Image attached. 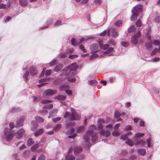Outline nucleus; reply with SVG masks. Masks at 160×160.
<instances>
[{"instance_id":"1","label":"nucleus","mask_w":160,"mask_h":160,"mask_svg":"<svg viewBox=\"0 0 160 160\" xmlns=\"http://www.w3.org/2000/svg\"><path fill=\"white\" fill-rule=\"evenodd\" d=\"M90 129L91 130L88 131L86 132V134L83 137L85 142L83 146L86 149L88 148L91 144L90 142V137H91V139L92 142L96 141L98 139V133L96 132H94L93 130L97 129L96 126L94 125H92L90 126Z\"/></svg>"},{"instance_id":"2","label":"nucleus","mask_w":160,"mask_h":160,"mask_svg":"<svg viewBox=\"0 0 160 160\" xmlns=\"http://www.w3.org/2000/svg\"><path fill=\"white\" fill-rule=\"evenodd\" d=\"M78 68V66L76 63H73L69 67L63 69L60 75L61 77L64 75L66 76L74 75L76 73Z\"/></svg>"},{"instance_id":"3","label":"nucleus","mask_w":160,"mask_h":160,"mask_svg":"<svg viewBox=\"0 0 160 160\" xmlns=\"http://www.w3.org/2000/svg\"><path fill=\"white\" fill-rule=\"evenodd\" d=\"M65 119H68L70 121H75L79 119L80 116L78 114L73 108L71 109V113L66 112L64 115Z\"/></svg>"},{"instance_id":"4","label":"nucleus","mask_w":160,"mask_h":160,"mask_svg":"<svg viewBox=\"0 0 160 160\" xmlns=\"http://www.w3.org/2000/svg\"><path fill=\"white\" fill-rule=\"evenodd\" d=\"M9 126L10 129L8 128H6L3 130L6 139L8 142H9L11 140L13 137V135L11 132L12 129L14 126V124L13 122H11L9 123Z\"/></svg>"},{"instance_id":"5","label":"nucleus","mask_w":160,"mask_h":160,"mask_svg":"<svg viewBox=\"0 0 160 160\" xmlns=\"http://www.w3.org/2000/svg\"><path fill=\"white\" fill-rule=\"evenodd\" d=\"M142 7L141 5H137L134 7L132 9V15L131 18L132 21H135L137 18V17L139 13H141Z\"/></svg>"},{"instance_id":"6","label":"nucleus","mask_w":160,"mask_h":160,"mask_svg":"<svg viewBox=\"0 0 160 160\" xmlns=\"http://www.w3.org/2000/svg\"><path fill=\"white\" fill-rule=\"evenodd\" d=\"M57 93V91L48 89L44 90L43 93V96L44 98L49 97Z\"/></svg>"},{"instance_id":"7","label":"nucleus","mask_w":160,"mask_h":160,"mask_svg":"<svg viewBox=\"0 0 160 160\" xmlns=\"http://www.w3.org/2000/svg\"><path fill=\"white\" fill-rule=\"evenodd\" d=\"M140 31L138 32L136 34L132 36L131 38V42L133 44H136L138 42V39L141 37Z\"/></svg>"},{"instance_id":"8","label":"nucleus","mask_w":160,"mask_h":160,"mask_svg":"<svg viewBox=\"0 0 160 160\" xmlns=\"http://www.w3.org/2000/svg\"><path fill=\"white\" fill-rule=\"evenodd\" d=\"M90 49L91 53L96 52L99 50V48L98 43L92 44L90 46Z\"/></svg>"},{"instance_id":"9","label":"nucleus","mask_w":160,"mask_h":160,"mask_svg":"<svg viewBox=\"0 0 160 160\" xmlns=\"http://www.w3.org/2000/svg\"><path fill=\"white\" fill-rule=\"evenodd\" d=\"M111 34H112L113 36L115 38L117 37L118 36L116 30L113 28L109 29L108 31V35L109 36Z\"/></svg>"},{"instance_id":"10","label":"nucleus","mask_w":160,"mask_h":160,"mask_svg":"<svg viewBox=\"0 0 160 160\" xmlns=\"http://www.w3.org/2000/svg\"><path fill=\"white\" fill-rule=\"evenodd\" d=\"M67 133L69 135L68 137L69 138H74L77 135L76 133H74V129L73 128H71L70 130L67 132Z\"/></svg>"},{"instance_id":"11","label":"nucleus","mask_w":160,"mask_h":160,"mask_svg":"<svg viewBox=\"0 0 160 160\" xmlns=\"http://www.w3.org/2000/svg\"><path fill=\"white\" fill-rule=\"evenodd\" d=\"M50 79L48 78H44L40 80L39 81V82L40 83V84L38 85V86L39 88L41 87L44 85L47 84L45 83V82L48 81Z\"/></svg>"},{"instance_id":"12","label":"nucleus","mask_w":160,"mask_h":160,"mask_svg":"<svg viewBox=\"0 0 160 160\" xmlns=\"http://www.w3.org/2000/svg\"><path fill=\"white\" fill-rule=\"evenodd\" d=\"M114 52V48L112 47H110L104 52V53L105 54H107L108 56H112Z\"/></svg>"},{"instance_id":"13","label":"nucleus","mask_w":160,"mask_h":160,"mask_svg":"<svg viewBox=\"0 0 160 160\" xmlns=\"http://www.w3.org/2000/svg\"><path fill=\"white\" fill-rule=\"evenodd\" d=\"M24 132V130L22 129H20L19 131L17 132L16 133H14V135L16 136L17 138H21L23 135V134Z\"/></svg>"},{"instance_id":"14","label":"nucleus","mask_w":160,"mask_h":160,"mask_svg":"<svg viewBox=\"0 0 160 160\" xmlns=\"http://www.w3.org/2000/svg\"><path fill=\"white\" fill-rule=\"evenodd\" d=\"M85 40L84 38H82L80 41H76L75 39L72 38L71 40V43L74 46H76L77 45L82 43Z\"/></svg>"},{"instance_id":"15","label":"nucleus","mask_w":160,"mask_h":160,"mask_svg":"<svg viewBox=\"0 0 160 160\" xmlns=\"http://www.w3.org/2000/svg\"><path fill=\"white\" fill-rule=\"evenodd\" d=\"M146 143L145 141L142 139L140 140H137L135 142L134 145L137 146L138 145H140L141 147H143Z\"/></svg>"},{"instance_id":"16","label":"nucleus","mask_w":160,"mask_h":160,"mask_svg":"<svg viewBox=\"0 0 160 160\" xmlns=\"http://www.w3.org/2000/svg\"><path fill=\"white\" fill-rule=\"evenodd\" d=\"M58 110L57 109H52L49 113V116H48V118H49L55 116L58 113Z\"/></svg>"},{"instance_id":"17","label":"nucleus","mask_w":160,"mask_h":160,"mask_svg":"<svg viewBox=\"0 0 160 160\" xmlns=\"http://www.w3.org/2000/svg\"><path fill=\"white\" fill-rule=\"evenodd\" d=\"M66 98L65 95L59 94L54 97L55 99L60 101H63L65 100Z\"/></svg>"},{"instance_id":"18","label":"nucleus","mask_w":160,"mask_h":160,"mask_svg":"<svg viewBox=\"0 0 160 160\" xmlns=\"http://www.w3.org/2000/svg\"><path fill=\"white\" fill-rule=\"evenodd\" d=\"M100 133L102 135L105 136L106 137H109L111 134L110 132L107 130H102L100 132Z\"/></svg>"},{"instance_id":"19","label":"nucleus","mask_w":160,"mask_h":160,"mask_svg":"<svg viewBox=\"0 0 160 160\" xmlns=\"http://www.w3.org/2000/svg\"><path fill=\"white\" fill-rule=\"evenodd\" d=\"M30 73L31 75H35L38 73L37 71L36 68L32 66L30 68Z\"/></svg>"},{"instance_id":"20","label":"nucleus","mask_w":160,"mask_h":160,"mask_svg":"<svg viewBox=\"0 0 160 160\" xmlns=\"http://www.w3.org/2000/svg\"><path fill=\"white\" fill-rule=\"evenodd\" d=\"M82 151V148L81 147L75 146L74 150V154L77 155L80 153Z\"/></svg>"},{"instance_id":"21","label":"nucleus","mask_w":160,"mask_h":160,"mask_svg":"<svg viewBox=\"0 0 160 160\" xmlns=\"http://www.w3.org/2000/svg\"><path fill=\"white\" fill-rule=\"evenodd\" d=\"M38 123L35 121H32V126L31 129L32 131H35L38 128Z\"/></svg>"},{"instance_id":"22","label":"nucleus","mask_w":160,"mask_h":160,"mask_svg":"<svg viewBox=\"0 0 160 160\" xmlns=\"http://www.w3.org/2000/svg\"><path fill=\"white\" fill-rule=\"evenodd\" d=\"M152 46V41L147 42L145 44V46L148 50H151Z\"/></svg>"},{"instance_id":"23","label":"nucleus","mask_w":160,"mask_h":160,"mask_svg":"<svg viewBox=\"0 0 160 160\" xmlns=\"http://www.w3.org/2000/svg\"><path fill=\"white\" fill-rule=\"evenodd\" d=\"M146 143L148 145V147L152 148L153 147V144L152 140L150 138H149L146 140Z\"/></svg>"},{"instance_id":"24","label":"nucleus","mask_w":160,"mask_h":160,"mask_svg":"<svg viewBox=\"0 0 160 160\" xmlns=\"http://www.w3.org/2000/svg\"><path fill=\"white\" fill-rule=\"evenodd\" d=\"M106 123V122L104 120L100 119L98 121V127L99 129H101L103 128V126L102 125V123Z\"/></svg>"},{"instance_id":"25","label":"nucleus","mask_w":160,"mask_h":160,"mask_svg":"<svg viewBox=\"0 0 160 160\" xmlns=\"http://www.w3.org/2000/svg\"><path fill=\"white\" fill-rule=\"evenodd\" d=\"M99 44L100 48L103 50H106L108 49L109 46V45L108 44H103L100 42H99Z\"/></svg>"},{"instance_id":"26","label":"nucleus","mask_w":160,"mask_h":160,"mask_svg":"<svg viewBox=\"0 0 160 160\" xmlns=\"http://www.w3.org/2000/svg\"><path fill=\"white\" fill-rule=\"evenodd\" d=\"M69 85L67 84H64L61 85L59 87L60 90L61 91H65L66 89L69 88Z\"/></svg>"},{"instance_id":"27","label":"nucleus","mask_w":160,"mask_h":160,"mask_svg":"<svg viewBox=\"0 0 160 160\" xmlns=\"http://www.w3.org/2000/svg\"><path fill=\"white\" fill-rule=\"evenodd\" d=\"M43 131V130L42 129H39L35 132L34 135L36 137H37L39 135L42 134Z\"/></svg>"},{"instance_id":"28","label":"nucleus","mask_w":160,"mask_h":160,"mask_svg":"<svg viewBox=\"0 0 160 160\" xmlns=\"http://www.w3.org/2000/svg\"><path fill=\"white\" fill-rule=\"evenodd\" d=\"M63 67V64H59L57 65L54 68V70L56 72H58L61 70Z\"/></svg>"},{"instance_id":"29","label":"nucleus","mask_w":160,"mask_h":160,"mask_svg":"<svg viewBox=\"0 0 160 160\" xmlns=\"http://www.w3.org/2000/svg\"><path fill=\"white\" fill-rule=\"evenodd\" d=\"M137 152L138 154L142 156L144 155L146 153V150L144 149H140L138 150Z\"/></svg>"},{"instance_id":"30","label":"nucleus","mask_w":160,"mask_h":160,"mask_svg":"<svg viewBox=\"0 0 160 160\" xmlns=\"http://www.w3.org/2000/svg\"><path fill=\"white\" fill-rule=\"evenodd\" d=\"M23 118L20 119L17 121L16 127L18 128L19 127L22 126L23 125Z\"/></svg>"},{"instance_id":"31","label":"nucleus","mask_w":160,"mask_h":160,"mask_svg":"<svg viewBox=\"0 0 160 160\" xmlns=\"http://www.w3.org/2000/svg\"><path fill=\"white\" fill-rule=\"evenodd\" d=\"M75 158L73 156L70 155H67L65 157V160H75Z\"/></svg>"},{"instance_id":"32","label":"nucleus","mask_w":160,"mask_h":160,"mask_svg":"<svg viewBox=\"0 0 160 160\" xmlns=\"http://www.w3.org/2000/svg\"><path fill=\"white\" fill-rule=\"evenodd\" d=\"M114 116L116 118L118 119V121H121V119L119 118L120 116H121V113L120 112H116L115 113Z\"/></svg>"},{"instance_id":"33","label":"nucleus","mask_w":160,"mask_h":160,"mask_svg":"<svg viewBox=\"0 0 160 160\" xmlns=\"http://www.w3.org/2000/svg\"><path fill=\"white\" fill-rule=\"evenodd\" d=\"M34 142V141L31 138H29L27 141V145L28 146H30L32 145Z\"/></svg>"},{"instance_id":"34","label":"nucleus","mask_w":160,"mask_h":160,"mask_svg":"<svg viewBox=\"0 0 160 160\" xmlns=\"http://www.w3.org/2000/svg\"><path fill=\"white\" fill-rule=\"evenodd\" d=\"M61 124H58L54 127L53 130L56 131H58L61 128Z\"/></svg>"},{"instance_id":"35","label":"nucleus","mask_w":160,"mask_h":160,"mask_svg":"<svg viewBox=\"0 0 160 160\" xmlns=\"http://www.w3.org/2000/svg\"><path fill=\"white\" fill-rule=\"evenodd\" d=\"M135 28L134 26L132 25L129 27L128 30V32L129 33L133 32L135 30Z\"/></svg>"},{"instance_id":"36","label":"nucleus","mask_w":160,"mask_h":160,"mask_svg":"<svg viewBox=\"0 0 160 160\" xmlns=\"http://www.w3.org/2000/svg\"><path fill=\"white\" fill-rule=\"evenodd\" d=\"M27 0H19L20 5L22 6H24L27 4Z\"/></svg>"},{"instance_id":"37","label":"nucleus","mask_w":160,"mask_h":160,"mask_svg":"<svg viewBox=\"0 0 160 160\" xmlns=\"http://www.w3.org/2000/svg\"><path fill=\"white\" fill-rule=\"evenodd\" d=\"M126 143L130 146H132L134 144L133 141L130 139H128Z\"/></svg>"},{"instance_id":"38","label":"nucleus","mask_w":160,"mask_h":160,"mask_svg":"<svg viewBox=\"0 0 160 160\" xmlns=\"http://www.w3.org/2000/svg\"><path fill=\"white\" fill-rule=\"evenodd\" d=\"M84 126H79L77 129V132H81L84 131Z\"/></svg>"},{"instance_id":"39","label":"nucleus","mask_w":160,"mask_h":160,"mask_svg":"<svg viewBox=\"0 0 160 160\" xmlns=\"http://www.w3.org/2000/svg\"><path fill=\"white\" fill-rule=\"evenodd\" d=\"M28 71H26L23 75V78L26 81H27L28 80Z\"/></svg>"},{"instance_id":"40","label":"nucleus","mask_w":160,"mask_h":160,"mask_svg":"<svg viewBox=\"0 0 160 160\" xmlns=\"http://www.w3.org/2000/svg\"><path fill=\"white\" fill-rule=\"evenodd\" d=\"M35 119L36 120L39 122H42L44 121L43 119L40 116H37Z\"/></svg>"},{"instance_id":"41","label":"nucleus","mask_w":160,"mask_h":160,"mask_svg":"<svg viewBox=\"0 0 160 160\" xmlns=\"http://www.w3.org/2000/svg\"><path fill=\"white\" fill-rule=\"evenodd\" d=\"M112 134L113 136L117 137L119 136L120 135V133L118 131L115 130L112 132Z\"/></svg>"},{"instance_id":"42","label":"nucleus","mask_w":160,"mask_h":160,"mask_svg":"<svg viewBox=\"0 0 160 160\" xmlns=\"http://www.w3.org/2000/svg\"><path fill=\"white\" fill-rule=\"evenodd\" d=\"M53 105L52 104L46 105L43 107V108L51 109L53 108Z\"/></svg>"},{"instance_id":"43","label":"nucleus","mask_w":160,"mask_h":160,"mask_svg":"<svg viewBox=\"0 0 160 160\" xmlns=\"http://www.w3.org/2000/svg\"><path fill=\"white\" fill-rule=\"evenodd\" d=\"M61 119V117H57L53 118L52 121L54 122H57L58 121H60Z\"/></svg>"},{"instance_id":"44","label":"nucleus","mask_w":160,"mask_h":160,"mask_svg":"<svg viewBox=\"0 0 160 160\" xmlns=\"http://www.w3.org/2000/svg\"><path fill=\"white\" fill-rule=\"evenodd\" d=\"M92 54L90 56V59L96 58L98 57V55L95 53V52L92 53Z\"/></svg>"},{"instance_id":"45","label":"nucleus","mask_w":160,"mask_h":160,"mask_svg":"<svg viewBox=\"0 0 160 160\" xmlns=\"http://www.w3.org/2000/svg\"><path fill=\"white\" fill-rule=\"evenodd\" d=\"M121 44L125 47H127L129 45V42H121Z\"/></svg>"},{"instance_id":"46","label":"nucleus","mask_w":160,"mask_h":160,"mask_svg":"<svg viewBox=\"0 0 160 160\" xmlns=\"http://www.w3.org/2000/svg\"><path fill=\"white\" fill-rule=\"evenodd\" d=\"M122 22L121 20H118L115 23V24L116 26L119 27L122 25Z\"/></svg>"},{"instance_id":"47","label":"nucleus","mask_w":160,"mask_h":160,"mask_svg":"<svg viewBox=\"0 0 160 160\" xmlns=\"http://www.w3.org/2000/svg\"><path fill=\"white\" fill-rule=\"evenodd\" d=\"M142 22L140 19L138 20L136 22V25L138 27H139L142 25Z\"/></svg>"},{"instance_id":"48","label":"nucleus","mask_w":160,"mask_h":160,"mask_svg":"<svg viewBox=\"0 0 160 160\" xmlns=\"http://www.w3.org/2000/svg\"><path fill=\"white\" fill-rule=\"evenodd\" d=\"M89 83L92 86H95L97 84L98 82L95 80H92L90 81Z\"/></svg>"},{"instance_id":"49","label":"nucleus","mask_w":160,"mask_h":160,"mask_svg":"<svg viewBox=\"0 0 160 160\" xmlns=\"http://www.w3.org/2000/svg\"><path fill=\"white\" fill-rule=\"evenodd\" d=\"M144 134L142 133H137L135 135V137L138 138L141 137L143 136Z\"/></svg>"},{"instance_id":"50","label":"nucleus","mask_w":160,"mask_h":160,"mask_svg":"<svg viewBox=\"0 0 160 160\" xmlns=\"http://www.w3.org/2000/svg\"><path fill=\"white\" fill-rule=\"evenodd\" d=\"M157 52H158V49L157 48H155L151 53V56L154 55Z\"/></svg>"},{"instance_id":"51","label":"nucleus","mask_w":160,"mask_h":160,"mask_svg":"<svg viewBox=\"0 0 160 160\" xmlns=\"http://www.w3.org/2000/svg\"><path fill=\"white\" fill-rule=\"evenodd\" d=\"M85 158V156L83 155H81L78 157L76 160H83Z\"/></svg>"},{"instance_id":"52","label":"nucleus","mask_w":160,"mask_h":160,"mask_svg":"<svg viewBox=\"0 0 160 160\" xmlns=\"http://www.w3.org/2000/svg\"><path fill=\"white\" fill-rule=\"evenodd\" d=\"M128 138L127 135L126 134L122 135L121 136V139L123 140H126Z\"/></svg>"},{"instance_id":"53","label":"nucleus","mask_w":160,"mask_h":160,"mask_svg":"<svg viewBox=\"0 0 160 160\" xmlns=\"http://www.w3.org/2000/svg\"><path fill=\"white\" fill-rule=\"evenodd\" d=\"M7 8V5L3 3H1L0 4V9H5Z\"/></svg>"},{"instance_id":"54","label":"nucleus","mask_w":160,"mask_h":160,"mask_svg":"<svg viewBox=\"0 0 160 160\" xmlns=\"http://www.w3.org/2000/svg\"><path fill=\"white\" fill-rule=\"evenodd\" d=\"M74 125V122H70L66 124V127L67 128H68L69 127L73 126Z\"/></svg>"},{"instance_id":"55","label":"nucleus","mask_w":160,"mask_h":160,"mask_svg":"<svg viewBox=\"0 0 160 160\" xmlns=\"http://www.w3.org/2000/svg\"><path fill=\"white\" fill-rule=\"evenodd\" d=\"M79 48L84 52H86V50L84 48V46L82 45H79Z\"/></svg>"},{"instance_id":"56","label":"nucleus","mask_w":160,"mask_h":160,"mask_svg":"<svg viewBox=\"0 0 160 160\" xmlns=\"http://www.w3.org/2000/svg\"><path fill=\"white\" fill-rule=\"evenodd\" d=\"M51 102V101L49 100H42V103L43 104H46Z\"/></svg>"},{"instance_id":"57","label":"nucleus","mask_w":160,"mask_h":160,"mask_svg":"<svg viewBox=\"0 0 160 160\" xmlns=\"http://www.w3.org/2000/svg\"><path fill=\"white\" fill-rule=\"evenodd\" d=\"M45 157L43 154L41 155L38 158V160H45Z\"/></svg>"},{"instance_id":"58","label":"nucleus","mask_w":160,"mask_h":160,"mask_svg":"<svg viewBox=\"0 0 160 160\" xmlns=\"http://www.w3.org/2000/svg\"><path fill=\"white\" fill-rule=\"evenodd\" d=\"M65 92H66L69 95H71L72 94V91L70 90H69V89H67L65 90Z\"/></svg>"},{"instance_id":"59","label":"nucleus","mask_w":160,"mask_h":160,"mask_svg":"<svg viewBox=\"0 0 160 160\" xmlns=\"http://www.w3.org/2000/svg\"><path fill=\"white\" fill-rule=\"evenodd\" d=\"M51 73V71L50 70H47L46 71L45 75L46 76H47L49 75Z\"/></svg>"},{"instance_id":"60","label":"nucleus","mask_w":160,"mask_h":160,"mask_svg":"<svg viewBox=\"0 0 160 160\" xmlns=\"http://www.w3.org/2000/svg\"><path fill=\"white\" fill-rule=\"evenodd\" d=\"M153 43L155 45L157 46L158 45L160 44L159 41L157 40H154L153 41Z\"/></svg>"},{"instance_id":"61","label":"nucleus","mask_w":160,"mask_h":160,"mask_svg":"<svg viewBox=\"0 0 160 160\" xmlns=\"http://www.w3.org/2000/svg\"><path fill=\"white\" fill-rule=\"evenodd\" d=\"M78 57V55H69V58L70 59H74Z\"/></svg>"},{"instance_id":"62","label":"nucleus","mask_w":160,"mask_h":160,"mask_svg":"<svg viewBox=\"0 0 160 160\" xmlns=\"http://www.w3.org/2000/svg\"><path fill=\"white\" fill-rule=\"evenodd\" d=\"M132 128V127L130 125H128L126 126L124 128V130L125 131H127L128 130L131 129Z\"/></svg>"},{"instance_id":"63","label":"nucleus","mask_w":160,"mask_h":160,"mask_svg":"<svg viewBox=\"0 0 160 160\" xmlns=\"http://www.w3.org/2000/svg\"><path fill=\"white\" fill-rule=\"evenodd\" d=\"M38 146L37 145H34L33 146H32L31 147V149L32 150V151H34L37 148Z\"/></svg>"},{"instance_id":"64","label":"nucleus","mask_w":160,"mask_h":160,"mask_svg":"<svg viewBox=\"0 0 160 160\" xmlns=\"http://www.w3.org/2000/svg\"><path fill=\"white\" fill-rule=\"evenodd\" d=\"M109 42L111 43L113 46H115L116 45V43L114 42V40L113 39H111L110 40Z\"/></svg>"}]
</instances>
